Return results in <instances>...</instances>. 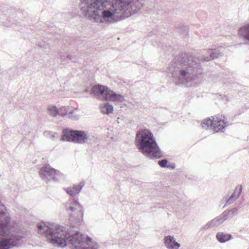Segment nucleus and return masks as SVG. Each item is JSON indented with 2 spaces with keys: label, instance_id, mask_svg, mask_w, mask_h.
<instances>
[{
  "label": "nucleus",
  "instance_id": "obj_23",
  "mask_svg": "<svg viewBox=\"0 0 249 249\" xmlns=\"http://www.w3.org/2000/svg\"><path fill=\"white\" fill-rule=\"evenodd\" d=\"M242 193V187L241 186H237L235 188V189L234 191V192L232 193V195L236 196L235 199H237L239 196H240V194Z\"/></svg>",
  "mask_w": 249,
  "mask_h": 249
},
{
  "label": "nucleus",
  "instance_id": "obj_19",
  "mask_svg": "<svg viewBox=\"0 0 249 249\" xmlns=\"http://www.w3.org/2000/svg\"><path fill=\"white\" fill-rule=\"evenodd\" d=\"M48 110L49 111L50 114L53 117H55L59 115V109L55 106H49Z\"/></svg>",
  "mask_w": 249,
  "mask_h": 249
},
{
  "label": "nucleus",
  "instance_id": "obj_22",
  "mask_svg": "<svg viewBox=\"0 0 249 249\" xmlns=\"http://www.w3.org/2000/svg\"><path fill=\"white\" fill-rule=\"evenodd\" d=\"M59 58L63 62H66L68 60H71L73 59V56L70 54L67 55L66 56L61 53H59Z\"/></svg>",
  "mask_w": 249,
  "mask_h": 249
},
{
  "label": "nucleus",
  "instance_id": "obj_5",
  "mask_svg": "<svg viewBox=\"0 0 249 249\" xmlns=\"http://www.w3.org/2000/svg\"><path fill=\"white\" fill-rule=\"evenodd\" d=\"M136 142L138 149L150 158H160L162 156L153 134L148 129H141L136 134Z\"/></svg>",
  "mask_w": 249,
  "mask_h": 249
},
{
  "label": "nucleus",
  "instance_id": "obj_25",
  "mask_svg": "<svg viewBox=\"0 0 249 249\" xmlns=\"http://www.w3.org/2000/svg\"><path fill=\"white\" fill-rule=\"evenodd\" d=\"M220 217L222 219L225 221L229 218L228 212L225 211L223 213H222L220 215Z\"/></svg>",
  "mask_w": 249,
  "mask_h": 249
},
{
  "label": "nucleus",
  "instance_id": "obj_10",
  "mask_svg": "<svg viewBox=\"0 0 249 249\" xmlns=\"http://www.w3.org/2000/svg\"><path fill=\"white\" fill-rule=\"evenodd\" d=\"M226 124L228 123L227 118L224 115L217 114L211 117H207L204 119L201 123L200 124Z\"/></svg>",
  "mask_w": 249,
  "mask_h": 249
},
{
  "label": "nucleus",
  "instance_id": "obj_20",
  "mask_svg": "<svg viewBox=\"0 0 249 249\" xmlns=\"http://www.w3.org/2000/svg\"><path fill=\"white\" fill-rule=\"evenodd\" d=\"M235 196L234 195H231L230 197L228 198V196H226L224 199L226 201V204L224 206V208L227 205H230L235 201L236 199H235Z\"/></svg>",
  "mask_w": 249,
  "mask_h": 249
},
{
  "label": "nucleus",
  "instance_id": "obj_14",
  "mask_svg": "<svg viewBox=\"0 0 249 249\" xmlns=\"http://www.w3.org/2000/svg\"><path fill=\"white\" fill-rule=\"evenodd\" d=\"M85 185V182L81 181L77 185H73L72 187H67L65 190L71 196L74 197L77 195Z\"/></svg>",
  "mask_w": 249,
  "mask_h": 249
},
{
  "label": "nucleus",
  "instance_id": "obj_26",
  "mask_svg": "<svg viewBox=\"0 0 249 249\" xmlns=\"http://www.w3.org/2000/svg\"><path fill=\"white\" fill-rule=\"evenodd\" d=\"M214 218H215V220L217 223V226L220 225L224 222V220L222 219V218L220 217V215L219 216H217V217Z\"/></svg>",
  "mask_w": 249,
  "mask_h": 249
},
{
  "label": "nucleus",
  "instance_id": "obj_11",
  "mask_svg": "<svg viewBox=\"0 0 249 249\" xmlns=\"http://www.w3.org/2000/svg\"><path fill=\"white\" fill-rule=\"evenodd\" d=\"M77 108H72L69 106H63L59 109V115L61 116H68V117L72 120H77L79 119V116L74 115Z\"/></svg>",
  "mask_w": 249,
  "mask_h": 249
},
{
  "label": "nucleus",
  "instance_id": "obj_34",
  "mask_svg": "<svg viewBox=\"0 0 249 249\" xmlns=\"http://www.w3.org/2000/svg\"><path fill=\"white\" fill-rule=\"evenodd\" d=\"M89 91H90V90H89V89L88 88L86 89H84V92H89Z\"/></svg>",
  "mask_w": 249,
  "mask_h": 249
},
{
  "label": "nucleus",
  "instance_id": "obj_17",
  "mask_svg": "<svg viewBox=\"0 0 249 249\" xmlns=\"http://www.w3.org/2000/svg\"><path fill=\"white\" fill-rule=\"evenodd\" d=\"M100 108L103 113L107 115L112 113L114 109L113 106L108 102H107L104 105L101 106Z\"/></svg>",
  "mask_w": 249,
  "mask_h": 249
},
{
  "label": "nucleus",
  "instance_id": "obj_6",
  "mask_svg": "<svg viewBox=\"0 0 249 249\" xmlns=\"http://www.w3.org/2000/svg\"><path fill=\"white\" fill-rule=\"evenodd\" d=\"M61 140L78 144H84L92 141L85 131L65 128L62 131Z\"/></svg>",
  "mask_w": 249,
  "mask_h": 249
},
{
  "label": "nucleus",
  "instance_id": "obj_9",
  "mask_svg": "<svg viewBox=\"0 0 249 249\" xmlns=\"http://www.w3.org/2000/svg\"><path fill=\"white\" fill-rule=\"evenodd\" d=\"M109 88L100 84L93 86L90 89V94L93 97H97L101 99L106 100Z\"/></svg>",
  "mask_w": 249,
  "mask_h": 249
},
{
  "label": "nucleus",
  "instance_id": "obj_35",
  "mask_svg": "<svg viewBox=\"0 0 249 249\" xmlns=\"http://www.w3.org/2000/svg\"><path fill=\"white\" fill-rule=\"evenodd\" d=\"M111 2H113V0H109V4H110Z\"/></svg>",
  "mask_w": 249,
  "mask_h": 249
},
{
  "label": "nucleus",
  "instance_id": "obj_21",
  "mask_svg": "<svg viewBox=\"0 0 249 249\" xmlns=\"http://www.w3.org/2000/svg\"><path fill=\"white\" fill-rule=\"evenodd\" d=\"M178 29L180 33L186 36L188 34V27L186 25H180L178 27Z\"/></svg>",
  "mask_w": 249,
  "mask_h": 249
},
{
  "label": "nucleus",
  "instance_id": "obj_33",
  "mask_svg": "<svg viewBox=\"0 0 249 249\" xmlns=\"http://www.w3.org/2000/svg\"><path fill=\"white\" fill-rule=\"evenodd\" d=\"M175 167V163H173L171 166L170 165V167L168 168H171L172 169H174Z\"/></svg>",
  "mask_w": 249,
  "mask_h": 249
},
{
  "label": "nucleus",
  "instance_id": "obj_8",
  "mask_svg": "<svg viewBox=\"0 0 249 249\" xmlns=\"http://www.w3.org/2000/svg\"><path fill=\"white\" fill-rule=\"evenodd\" d=\"M59 172L52 168L49 164H46L42 167L39 171L40 178L44 181L51 180L54 181L58 180V176Z\"/></svg>",
  "mask_w": 249,
  "mask_h": 249
},
{
  "label": "nucleus",
  "instance_id": "obj_31",
  "mask_svg": "<svg viewBox=\"0 0 249 249\" xmlns=\"http://www.w3.org/2000/svg\"><path fill=\"white\" fill-rule=\"evenodd\" d=\"M38 46L40 47L45 48V43H40L38 45Z\"/></svg>",
  "mask_w": 249,
  "mask_h": 249
},
{
  "label": "nucleus",
  "instance_id": "obj_12",
  "mask_svg": "<svg viewBox=\"0 0 249 249\" xmlns=\"http://www.w3.org/2000/svg\"><path fill=\"white\" fill-rule=\"evenodd\" d=\"M106 100L114 102L122 103L124 101V96L113 91L109 88Z\"/></svg>",
  "mask_w": 249,
  "mask_h": 249
},
{
  "label": "nucleus",
  "instance_id": "obj_13",
  "mask_svg": "<svg viewBox=\"0 0 249 249\" xmlns=\"http://www.w3.org/2000/svg\"><path fill=\"white\" fill-rule=\"evenodd\" d=\"M238 35L239 37L245 41V44L249 45V23L239 29Z\"/></svg>",
  "mask_w": 249,
  "mask_h": 249
},
{
  "label": "nucleus",
  "instance_id": "obj_16",
  "mask_svg": "<svg viewBox=\"0 0 249 249\" xmlns=\"http://www.w3.org/2000/svg\"><path fill=\"white\" fill-rule=\"evenodd\" d=\"M227 125H202L204 129L213 131V133L219 132H224V130Z\"/></svg>",
  "mask_w": 249,
  "mask_h": 249
},
{
  "label": "nucleus",
  "instance_id": "obj_24",
  "mask_svg": "<svg viewBox=\"0 0 249 249\" xmlns=\"http://www.w3.org/2000/svg\"><path fill=\"white\" fill-rule=\"evenodd\" d=\"M159 164L163 168L170 167L169 165H168V160L167 159H163L162 160H160L158 161Z\"/></svg>",
  "mask_w": 249,
  "mask_h": 249
},
{
  "label": "nucleus",
  "instance_id": "obj_7",
  "mask_svg": "<svg viewBox=\"0 0 249 249\" xmlns=\"http://www.w3.org/2000/svg\"><path fill=\"white\" fill-rule=\"evenodd\" d=\"M65 208L70 212V220L81 223L84 214V210L79 202L73 198H70L65 204Z\"/></svg>",
  "mask_w": 249,
  "mask_h": 249
},
{
  "label": "nucleus",
  "instance_id": "obj_2",
  "mask_svg": "<svg viewBox=\"0 0 249 249\" xmlns=\"http://www.w3.org/2000/svg\"><path fill=\"white\" fill-rule=\"evenodd\" d=\"M222 55L218 49H208L202 57L193 55L189 53H182L175 56L168 72L177 85L186 84L199 78L203 74L201 63L208 62Z\"/></svg>",
  "mask_w": 249,
  "mask_h": 249
},
{
  "label": "nucleus",
  "instance_id": "obj_28",
  "mask_svg": "<svg viewBox=\"0 0 249 249\" xmlns=\"http://www.w3.org/2000/svg\"><path fill=\"white\" fill-rule=\"evenodd\" d=\"M210 224H211V226L212 228L214 227V226H217V223L215 220V218H213L212 220L209 221Z\"/></svg>",
  "mask_w": 249,
  "mask_h": 249
},
{
  "label": "nucleus",
  "instance_id": "obj_27",
  "mask_svg": "<svg viewBox=\"0 0 249 249\" xmlns=\"http://www.w3.org/2000/svg\"><path fill=\"white\" fill-rule=\"evenodd\" d=\"M230 212H231V214H232V216L236 215L238 214V210L236 208H233L230 210Z\"/></svg>",
  "mask_w": 249,
  "mask_h": 249
},
{
  "label": "nucleus",
  "instance_id": "obj_18",
  "mask_svg": "<svg viewBox=\"0 0 249 249\" xmlns=\"http://www.w3.org/2000/svg\"><path fill=\"white\" fill-rule=\"evenodd\" d=\"M231 234L224 233L223 232H218L216 234L217 239L221 243H224L229 241L231 239Z\"/></svg>",
  "mask_w": 249,
  "mask_h": 249
},
{
  "label": "nucleus",
  "instance_id": "obj_32",
  "mask_svg": "<svg viewBox=\"0 0 249 249\" xmlns=\"http://www.w3.org/2000/svg\"><path fill=\"white\" fill-rule=\"evenodd\" d=\"M226 211L228 212L229 217L231 215H232V214H231V212H230V210H226Z\"/></svg>",
  "mask_w": 249,
  "mask_h": 249
},
{
  "label": "nucleus",
  "instance_id": "obj_1",
  "mask_svg": "<svg viewBox=\"0 0 249 249\" xmlns=\"http://www.w3.org/2000/svg\"><path fill=\"white\" fill-rule=\"evenodd\" d=\"M109 0H81L80 9L83 14L96 22L113 23L137 13L143 6L140 0H116L111 9L101 12Z\"/></svg>",
  "mask_w": 249,
  "mask_h": 249
},
{
  "label": "nucleus",
  "instance_id": "obj_4",
  "mask_svg": "<svg viewBox=\"0 0 249 249\" xmlns=\"http://www.w3.org/2000/svg\"><path fill=\"white\" fill-rule=\"evenodd\" d=\"M5 206L0 202V249H10L20 245L26 236L20 223L11 220Z\"/></svg>",
  "mask_w": 249,
  "mask_h": 249
},
{
  "label": "nucleus",
  "instance_id": "obj_29",
  "mask_svg": "<svg viewBox=\"0 0 249 249\" xmlns=\"http://www.w3.org/2000/svg\"><path fill=\"white\" fill-rule=\"evenodd\" d=\"M210 224V222H208L205 225H204L203 227V229L205 230H206L210 228H212Z\"/></svg>",
  "mask_w": 249,
  "mask_h": 249
},
{
  "label": "nucleus",
  "instance_id": "obj_3",
  "mask_svg": "<svg viewBox=\"0 0 249 249\" xmlns=\"http://www.w3.org/2000/svg\"><path fill=\"white\" fill-rule=\"evenodd\" d=\"M38 228L50 243L57 246L64 247L70 244L73 249H98L97 244L92 243L90 237L80 234L78 231L72 234L66 228L53 224L39 225Z\"/></svg>",
  "mask_w": 249,
  "mask_h": 249
},
{
  "label": "nucleus",
  "instance_id": "obj_15",
  "mask_svg": "<svg viewBox=\"0 0 249 249\" xmlns=\"http://www.w3.org/2000/svg\"><path fill=\"white\" fill-rule=\"evenodd\" d=\"M165 246L168 249H178L180 246V244L177 242L174 237L171 235H168L164 238Z\"/></svg>",
  "mask_w": 249,
  "mask_h": 249
},
{
  "label": "nucleus",
  "instance_id": "obj_30",
  "mask_svg": "<svg viewBox=\"0 0 249 249\" xmlns=\"http://www.w3.org/2000/svg\"><path fill=\"white\" fill-rule=\"evenodd\" d=\"M210 224V222H208L205 225H204L203 227V229L205 230H206L210 228H212Z\"/></svg>",
  "mask_w": 249,
  "mask_h": 249
}]
</instances>
